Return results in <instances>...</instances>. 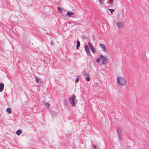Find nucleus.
I'll return each instance as SVG.
<instances>
[{
    "instance_id": "obj_1",
    "label": "nucleus",
    "mask_w": 149,
    "mask_h": 149,
    "mask_svg": "<svg viewBox=\"0 0 149 149\" xmlns=\"http://www.w3.org/2000/svg\"><path fill=\"white\" fill-rule=\"evenodd\" d=\"M89 47L91 51V52L94 54L96 52V49L93 46L92 43L91 42H88Z\"/></svg>"
},
{
    "instance_id": "obj_2",
    "label": "nucleus",
    "mask_w": 149,
    "mask_h": 149,
    "mask_svg": "<svg viewBox=\"0 0 149 149\" xmlns=\"http://www.w3.org/2000/svg\"><path fill=\"white\" fill-rule=\"evenodd\" d=\"M75 97V96L73 95L72 97H70L69 99L70 103L71 104L72 106H74L75 105V103L74 102Z\"/></svg>"
},
{
    "instance_id": "obj_3",
    "label": "nucleus",
    "mask_w": 149,
    "mask_h": 149,
    "mask_svg": "<svg viewBox=\"0 0 149 149\" xmlns=\"http://www.w3.org/2000/svg\"><path fill=\"white\" fill-rule=\"evenodd\" d=\"M100 58L102 61V63L103 65L106 64L107 63V60L106 57L101 55L100 56Z\"/></svg>"
},
{
    "instance_id": "obj_4",
    "label": "nucleus",
    "mask_w": 149,
    "mask_h": 149,
    "mask_svg": "<svg viewBox=\"0 0 149 149\" xmlns=\"http://www.w3.org/2000/svg\"><path fill=\"white\" fill-rule=\"evenodd\" d=\"M116 25L118 29H121L124 26V23L122 22H118L116 23Z\"/></svg>"
},
{
    "instance_id": "obj_5",
    "label": "nucleus",
    "mask_w": 149,
    "mask_h": 149,
    "mask_svg": "<svg viewBox=\"0 0 149 149\" xmlns=\"http://www.w3.org/2000/svg\"><path fill=\"white\" fill-rule=\"evenodd\" d=\"M99 46L100 48L102 49V51L104 52H107V50L106 48L105 45L102 43H100Z\"/></svg>"
},
{
    "instance_id": "obj_6",
    "label": "nucleus",
    "mask_w": 149,
    "mask_h": 149,
    "mask_svg": "<svg viewBox=\"0 0 149 149\" xmlns=\"http://www.w3.org/2000/svg\"><path fill=\"white\" fill-rule=\"evenodd\" d=\"M122 78L121 77H119L117 78V82L119 85L122 86Z\"/></svg>"
},
{
    "instance_id": "obj_7",
    "label": "nucleus",
    "mask_w": 149,
    "mask_h": 149,
    "mask_svg": "<svg viewBox=\"0 0 149 149\" xmlns=\"http://www.w3.org/2000/svg\"><path fill=\"white\" fill-rule=\"evenodd\" d=\"M84 48L87 54L89 56H91V54L90 51L88 47V46L87 45H86L84 46Z\"/></svg>"
},
{
    "instance_id": "obj_8",
    "label": "nucleus",
    "mask_w": 149,
    "mask_h": 149,
    "mask_svg": "<svg viewBox=\"0 0 149 149\" xmlns=\"http://www.w3.org/2000/svg\"><path fill=\"white\" fill-rule=\"evenodd\" d=\"M74 14V12L72 11L68 12L66 13V15L69 17H70L71 15Z\"/></svg>"
},
{
    "instance_id": "obj_9",
    "label": "nucleus",
    "mask_w": 149,
    "mask_h": 149,
    "mask_svg": "<svg viewBox=\"0 0 149 149\" xmlns=\"http://www.w3.org/2000/svg\"><path fill=\"white\" fill-rule=\"evenodd\" d=\"M35 81L38 83L40 84L41 83V81L38 77H35Z\"/></svg>"
},
{
    "instance_id": "obj_10",
    "label": "nucleus",
    "mask_w": 149,
    "mask_h": 149,
    "mask_svg": "<svg viewBox=\"0 0 149 149\" xmlns=\"http://www.w3.org/2000/svg\"><path fill=\"white\" fill-rule=\"evenodd\" d=\"M4 87V84L3 83L0 84V91L1 92L3 90Z\"/></svg>"
},
{
    "instance_id": "obj_11",
    "label": "nucleus",
    "mask_w": 149,
    "mask_h": 149,
    "mask_svg": "<svg viewBox=\"0 0 149 149\" xmlns=\"http://www.w3.org/2000/svg\"><path fill=\"white\" fill-rule=\"evenodd\" d=\"M57 9L58 12L59 13H62L63 10V9L59 6L57 7Z\"/></svg>"
},
{
    "instance_id": "obj_12",
    "label": "nucleus",
    "mask_w": 149,
    "mask_h": 149,
    "mask_svg": "<svg viewBox=\"0 0 149 149\" xmlns=\"http://www.w3.org/2000/svg\"><path fill=\"white\" fill-rule=\"evenodd\" d=\"M77 49H78L80 45V42L79 40H77Z\"/></svg>"
},
{
    "instance_id": "obj_13",
    "label": "nucleus",
    "mask_w": 149,
    "mask_h": 149,
    "mask_svg": "<svg viewBox=\"0 0 149 149\" xmlns=\"http://www.w3.org/2000/svg\"><path fill=\"white\" fill-rule=\"evenodd\" d=\"M21 133L22 131L21 130H17L16 132V134L18 135H19Z\"/></svg>"
},
{
    "instance_id": "obj_14",
    "label": "nucleus",
    "mask_w": 149,
    "mask_h": 149,
    "mask_svg": "<svg viewBox=\"0 0 149 149\" xmlns=\"http://www.w3.org/2000/svg\"><path fill=\"white\" fill-rule=\"evenodd\" d=\"M6 111L9 114H10L11 113V110L9 108H8L7 109Z\"/></svg>"
},
{
    "instance_id": "obj_15",
    "label": "nucleus",
    "mask_w": 149,
    "mask_h": 149,
    "mask_svg": "<svg viewBox=\"0 0 149 149\" xmlns=\"http://www.w3.org/2000/svg\"><path fill=\"white\" fill-rule=\"evenodd\" d=\"M87 81H89L90 80V78L88 75H86L85 77Z\"/></svg>"
},
{
    "instance_id": "obj_16",
    "label": "nucleus",
    "mask_w": 149,
    "mask_h": 149,
    "mask_svg": "<svg viewBox=\"0 0 149 149\" xmlns=\"http://www.w3.org/2000/svg\"><path fill=\"white\" fill-rule=\"evenodd\" d=\"M126 83L125 81V79L123 78H122V86L124 85H125Z\"/></svg>"
},
{
    "instance_id": "obj_17",
    "label": "nucleus",
    "mask_w": 149,
    "mask_h": 149,
    "mask_svg": "<svg viewBox=\"0 0 149 149\" xmlns=\"http://www.w3.org/2000/svg\"><path fill=\"white\" fill-rule=\"evenodd\" d=\"M45 105L47 107H49L50 105V104L49 103L46 102L45 103Z\"/></svg>"
},
{
    "instance_id": "obj_18",
    "label": "nucleus",
    "mask_w": 149,
    "mask_h": 149,
    "mask_svg": "<svg viewBox=\"0 0 149 149\" xmlns=\"http://www.w3.org/2000/svg\"><path fill=\"white\" fill-rule=\"evenodd\" d=\"M100 58H97V60H96V61L97 63H99L100 62Z\"/></svg>"
},
{
    "instance_id": "obj_19",
    "label": "nucleus",
    "mask_w": 149,
    "mask_h": 149,
    "mask_svg": "<svg viewBox=\"0 0 149 149\" xmlns=\"http://www.w3.org/2000/svg\"><path fill=\"white\" fill-rule=\"evenodd\" d=\"M109 10L111 13H113L114 11V10L113 9H109Z\"/></svg>"
},
{
    "instance_id": "obj_20",
    "label": "nucleus",
    "mask_w": 149,
    "mask_h": 149,
    "mask_svg": "<svg viewBox=\"0 0 149 149\" xmlns=\"http://www.w3.org/2000/svg\"><path fill=\"white\" fill-rule=\"evenodd\" d=\"M99 1L101 5H102L103 4L104 0H99Z\"/></svg>"
},
{
    "instance_id": "obj_21",
    "label": "nucleus",
    "mask_w": 149,
    "mask_h": 149,
    "mask_svg": "<svg viewBox=\"0 0 149 149\" xmlns=\"http://www.w3.org/2000/svg\"><path fill=\"white\" fill-rule=\"evenodd\" d=\"M79 80V79L78 78H77L75 80V82L77 83L78 82Z\"/></svg>"
},
{
    "instance_id": "obj_22",
    "label": "nucleus",
    "mask_w": 149,
    "mask_h": 149,
    "mask_svg": "<svg viewBox=\"0 0 149 149\" xmlns=\"http://www.w3.org/2000/svg\"><path fill=\"white\" fill-rule=\"evenodd\" d=\"M110 3L111 4H113V0H110Z\"/></svg>"
},
{
    "instance_id": "obj_23",
    "label": "nucleus",
    "mask_w": 149,
    "mask_h": 149,
    "mask_svg": "<svg viewBox=\"0 0 149 149\" xmlns=\"http://www.w3.org/2000/svg\"><path fill=\"white\" fill-rule=\"evenodd\" d=\"M93 147H94V148H96V147H95V146L94 145V146H93Z\"/></svg>"
},
{
    "instance_id": "obj_24",
    "label": "nucleus",
    "mask_w": 149,
    "mask_h": 149,
    "mask_svg": "<svg viewBox=\"0 0 149 149\" xmlns=\"http://www.w3.org/2000/svg\"><path fill=\"white\" fill-rule=\"evenodd\" d=\"M148 13H149V10H148Z\"/></svg>"
}]
</instances>
